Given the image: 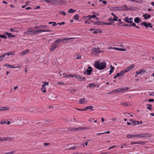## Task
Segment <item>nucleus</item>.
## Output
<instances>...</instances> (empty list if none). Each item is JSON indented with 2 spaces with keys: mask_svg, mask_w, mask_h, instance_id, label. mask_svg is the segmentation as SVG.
I'll return each mask as SVG.
<instances>
[{
  "mask_svg": "<svg viewBox=\"0 0 154 154\" xmlns=\"http://www.w3.org/2000/svg\"><path fill=\"white\" fill-rule=\"evenodd\" d=\"M106 64L105 62H100L96 61L94 63L95 67L99 70H103L106 67Z\"/></svg>",
  "mask_w": 154,
  "mask_h": 154,
  "instance_id": "obj_1",
  "label": "nucleus"
},
{
  "mask_svg": "<svg viewBox=\"0 0 154 154\" xmlns=\"http://www.w3.org/2000/svg\"><path fill=\"white\" fill-rule=\"evenodd\" d=\"M18 119L22 122L20 123L21 125L24 124L25 123V122L26 121V119L23 118H20Z\"/></svg>",
  "mask_w": 154,
  "mask_h": 154,
  "instance_id": "obj_12",
  "label": "nucleus"
},
{
  "mask_svg": "<svg viewBox=\"0 0 154 154\" xmlns=\"http://www.w3.org/2000/svg\"><path fill=\"white\" fill-rule=\"evenodd\" d=\"M129 89V88L127 87L122 88H121V92H124L125 91H127Z\"/></svg>",
  "mask_w": 154,
  "mask_h": 154,
  "instance_id": "obj_31",
  "label": "nucleus"
},
{
  "mask_svg": "<svg viewBox=\"0 0 154 154\" xmlns=\"http://www.w3.org/2000/svg\"><path fill=\"white\" fill-rule=\"evenodd\" d=\"M138 72V73L140 74H141L142 73H144L146 71L144 69H141L139 71H137Z\"/></svg>",
  "mask_w": 154,
  "mask_h": 154,
  "instance_id": "obj_37",
  "label": "nucleus"
},
{
  "mask_svg": "<svg viewBox=\"0 0 154 154\" xmlns=\"http://www.w3.org/2000/svg\"><path fill=\"white\" fill-rule=\"evenodd\" d=\"M148 101L149 102H153L154 101V100L153 99H149Z\"/></svg>",
  "mask_w": 154,
  "mask_h": 154,
  "instance_id": "obj_64",
  "label": "nucleus"
},
{
  "mask_svg": "<svg viewBox=\"0 0 154 154\" xmlns=\"http://www.w3.org/2000/svg\"><path fill=\"white\" fill-rule=\"evenodd\" d=\"M88 69H87L86 71L87 72L86 74L88 75H89L91 74V73L92 71V68L91 66L88 67Z\"/></svg>",
  "mask_w": 154,
  "mask_h": 154,
  "instance_id": "obj_6",
  "label": "nucleus"
},
{
  "mask_svg": "<svg viewBox=\"0 0 154 154\" xmlns=\"http://www.w3.org/2000/svg\"><path fill=\"white\" fill-rule=\"evenodd\" d=\"M119 51H125L126 50V49L122 48H119Z\"/></svg>",
  "mask_w": 154,
  "mask_h": 154,
  "instance_id": "obj_53",
  "label": "nucleus"
},
{
  "mask_svg": "<svg viewBox=\"0 0 154 154\" xmlns=\"http://www.w3.org/2000/svg\"><path fill=\"white\" fill-rule=\"evenodd\" d=\"M13 138L10 137H4L3 140L4 141L8 142L13 140Z\"/></svg>",
  "mask_w": 154,
  "mask_h": 154,
  "instance_id": "obj_8",
  "label": "nucleus"
},
{
  "mask_svg": "<svg viewBox=\"0 0 154 154\" xmlns=\"http://www.w3.org/2000/svg\"><path fill=\"white\" fill-rule=\"evenodd\" d=\"M4 66L7 67H9V68H16L17 67H15L13 66H12V65H9L7 64H5L4 65Z\"/></svg>",
  "mask_w": 154,
  "mask_h": 154,
  "instance_id": "obj_22",
  "label": "nucleus"
},
{
  "mask_svg": "<svg viewBox=\"0 0 154 154\" xmlns=\"http://www.w3.org/2000/svg\"><path fill=\"white\" fill-rule=\"evenodd\" d=\"M76 11L75 10H74L72 8H71L68 10V12L70 13H72Z\"/></svg>",
  "mask_w": 154,
  "mask_h": 154,
  "instance_id": "obj_39",
  "label": "nucleus"
},
{
  "mask_svg": "<svg viewBox=\"0 0 154 154\" xmlns=\"http://www.w3.org/2000/svg\"><path fill=\"white\" fill-rule=\"evenodd\" d=\"M29 50H26L20 53V54L21 55H24L29 53Z\"/></svg>",
  "mask_w": 154,
  "mask_h": 154,
  "instance_id": "obj_21",
  "label": "nucleus"
},
{
  "mask_svg": "<svg viewBox=\"0 0 154 154\" xmlns=\"http://www.w3.org/2000/svg\"><path fill=\"white\" fill-rule=\"evenodd\" d=\"M97 25H103V23H102V22H100V21H97Z\"/></svg>",
  "mask_w": 154,
  "mask_h": 154,
  "instance_id": "obj_56",
  "label": "nucleus"
},
{
  "mask_svg": "<svg viewBox=\"0 0 154 154\" xmlns=\"http://www.w3.org/2000/svg\"><path fill=\"white\" fill-rule=\"evenodd\" d=\"M6 123V122L2 120L1 122H0V124L2 125H3L4 124H5Z\"/></svg>",
  "mask_w": 154,
  "mask_h": 154,
  "instance_id": "obj_60",
  "label": "nucleus"
},
{
  "mask_svg": "<svg viewBox=\"0 0 154 154\" xmlns=\"http://www.w3.org/2000/svg\"><path fill=\"white\" fill-rule=\"evenodd\" d=\"M79 16L78 14H76L74 15L73 17L74 20H79Z\"/></svg>",
  "mask_w": 154,
  "mask_h": 154,
  "instance_id": "obj_29",
  "label": "nucleus"
},
{
  "mask_svg": "<svg viewBox=\"0 0 154 154\" xmlns=\"http://www.w3.org/2000/svg\"><path fill=\"white\" fill-rule=\"evenodd\" d=\"M0 38H4L5 39H6L7 38V35H0Z\"/></svg>",
  "mask_w": 154,
  "mask_h": 154,
  "instance_id": "obj_41",
  "label": "nucleus"
},
{
  "mask_svg": "<svg viewBox=\"0 0 154 154\" xmlns=\"http://www.w3.org/2000/svg\"><path fill=\"white\" fill-rule=\"evenodd\" d=\"M45 85H42L41 89L42 91L45 93H46V89L45 88Z\"/></svg>",
  "mask_w": 154,
  "mask_h": 154,
  "instance_id": "obj_24",
  "label": "nucleus"
},
{
  "mask_svg": "<svg viewBox=\"0 0 154 154\" xmlns=\"http://www.w3.org/2000/svg\"><path fill=\"white\" fill-rule=\"evenodd\" d=\"M59 13L60 14H62L64 16H66V15L65 12L64 11H60Z\"/></svg>",
  "mask_w": 154,
  "mask_h": 154,
  "instance_id": "obj_45",
  "label": "nucleus"
},
{
  "mask_svg": "<svg viewBox=\"0 0 154 154\" xmlns=\"http://www.w3.org/2000/svg\"><path fill=\"white\" fill-rule=\"evenodd\" d=\"M130 23V25H131V26H136V24L133 22H132V23Z\"/></svg>",
  "mask_w": 154,
  "mask_h": 154,
  "instance_id": "obj_54",
  "label": "nucleus"
},
{
  "mask_svg": "<svg viewBox=\"0 0 154 154\" xmlns=\"http://www.w3.org/2000/svg\"><path fill=\"white\" fill-rule=\"evenodd\" d=\"M145 143L146 142L143 141L136 142V144H140L142 145H144Z\"/></svg>",
  "mask_w": 154,
  "mask_h": 154,
  "instance_id": "obj_26",
  "label": "nucleus"
},
{
  "mask_svg": "<svg viewBox=\"0 0 154 154\" xmlns=\"http://www.w3.org/2000/svg\"><path fill=\"white\" fill-rule=\"evenodd\" d=\"M147 108L148 110H151L152 105L151 104H147Z\"/></svg>",
  "mask_w": 154,
  "mask_h": 154,
  "instance_id": "obj_33",
  "label": "nucleus"
},
{
  "mask_svg": "<svg viewBox=\"0 0 154 154\" xmlns=\"http://www.w3.org/2000/svg\"><path fill=\"white\" fill-rule=\"evenodd\" d=\"M58 47V45L55 44V43H54L51 46L50 49L51 51H54L55 50L56 48Z\"/></svg>",
  "mask_w": 154,
  "mask_h": 154,
  "instance_id": "obj_5",
  "label": "nucleus"
},
{
  "mask_svg": "<svg viewBox=\"0 0 154 154\" xmlns=\"http://www.w3.org/2000/svg\"><path fill=\"white\" fill-rule=\"evenodd\" d=\"M136 142H132L130 143V144L131 145L136 144Z\"/></svg>",
  "mask_w": 154,
  "mask_h": 154,
  "instance_id": "obj_63",
  "label": "nucleus"
},
{
  "mask_svg": "<svg viewBox=\"0 0 154 154\" xmlns=\"http://www.w3.org/2000/svg\"><path fill=\"white\" fill-rule=\"evenodd\" d=\"M24 33L26 34H32V33H33V32L32 31H28L25 32Z\"/></svg>",
  "mask_w": 154,
  "mask_h": 154,
  "instance_id": "obj_35",
  "label": "nucleus"
},
{
  "mask_svg": "<svg viewBox=\"0 0 154 154\" xmlns=\"http://www.w3.org/2000/svg\"><path fill=\"white\" fill-rule=\"evenodd\" d=\"M122 26H124L130 27V26H131V25H130V24H125L124 23V24H123Z\"/></svg>",
  "mask_w": 154,
  "mask_h": 154,
  "instance_id": "obj_49",
  "label": "nucleus"
},
{
  "mask_svg": "<svg viewBox=\"0 0 154 154\" xmlns=\"http://www.w3.org/2000/svg\"><path fill=\"white\" fill-rule=\"evenodd\" d=\"M85 79L86 78L85 77L79 76L78 79V80L80 81H84Z\"/></svg>",
  "mask_w": 154,
  "mask_h": 154,
  "instance_id": "obj_25",
  "label": "nucleus"
},
{
  "mask_svg": "<svg viewBox=\"0 0 154 154\" xmlns=\"http://www.w3.org/2000/svg\"><path fill=\"white\" fill-rule=\"evenodd\" d=\"M139 137H145L144 133L139 134Z\"/></svg>",
  "mask_w": 154,
  "mask_h": 154,
  "instance_id": "obj_47",
  "label": "nucleus"
},
{
  "mask_svg": "<svg viewBox=\"0 0 154 154\" xmlns=\"http://www.w3.org/2000/svg\"><path fill=\"white\" fill-rule=\"evenodd\" d=\"M57 84L61 85H64V82H58Z\"/></svg>",
  "mask_w": 154,
  "mask_h": 154,
  "instance_id": "obj_52",
  "label": "nucleus"
},
{
  "mask_svg": "<svg viewBox=\"0 0 154 154\" xmlns=\"http://www.w3.org/2000/svg\"><path fill=\"white\" fill-rule=\"evenodd\" d=\"M116 8H118L119 10L125 11L126 10V8H127V6L126 5H125L124 6H119L118 7H116Z\"/></svg>",
  "mask_w": 154,
  "mask_h": 154,
  "instance_id": "obj_10",
  "label": "nucleus"
},
{
  "mask_svg": "<svg viewBox=\"0 0 154 154\" xmlns=\"http://www.w3.org/2000/svg\"><path fill=\"white\" fill-rule=\"evenodd\" d=\"M142 20L139 17H136L134 19V21L136 23H139L140 22H141Z\"/></svg>",
  "mask_w": 154,
  "mask_h": 154,
  "instance_id": "obj_14",
  "label": "nucleus"
},
{
  "mask_svg": "<svg viewBox=\"0 0 154 154\" xmlns=\"http://www.w3.org/2000/svg\"><path fill=\"white\" fill-rule=\"evenodd\" d=\"M121 92V88H118L115 90H113L110 92H109V93L112 94L114 93H117Z\"/></svg>",
  "mask_w": 154,
  "mask_h": 154,
  "instance_id": "obj_9",
  "label": "nucleus"
},
{
  "mask_svg": "<svg viewBox=\"0 0 154 154\" xmlns=\"http://www.w3.org/2000/svg\"><path fill=\"white\" fill-rule=\"evenodd\" d=\"M125 73V71L122 70L120 72L117 73L116 74L117 76L119 77V79H121L122 77Z\"/></svg>",
  "mask_w": 154,
  "mask_h": 154,
  "instance_id": "obj_4",
  "label": "nucleus"
},
{
  "mask_svg": "<svg viewBox=\"0 0 154 154\" xmlns=\"http://www.w3.org/2000/svg\"><path fill=\"white\" fill-rule=\"evenodd\" d=\"M96 86V85L94 84L91 83L89 85V87L91 88H94Z\"/></svg>",
  "mask_w": 154,
  "mask_h": 154,
  "instance_id": "obj_38",
  "label": "nucleus"
},
{
  "mask_svg": "<svg viewBox=\"0 0 154 154\" xmlns=\"http://www.w3.org/2000/svg\"><path fill=\"white\" fill-rule=\"evenodd\" d=\"M57 24L55 22H53V23H52V26H57Z\"/></svg>",
  "mask_w": 154,
  "mask_h": 154,
  "instance_id": "obj_61",
  "label": "nucleus"
},
{
  "mask_svg": "<svg viewBox=\"0 0 154 154\" xmlns=\"http://www.w3.org/2000/svg\"><path fill=\"white\" fill-rule=\"evenodd\" d=\"M88 20H90L92 18H95L96 17L95 15H88Z\"/></svg>",
  "mask_w": 154,
  "mask_h": 154,
  "instance_id": "obj_30",
  "label": "nucleus"
},
{
  "mask_svg": "<svg viewBox=\"0 0 154 154\" xmlns=\"http://www.w3.org/2000/svg\"><path fill=\"white\" fill-rule=\"evenodd\" d=\"M19 28L18 27H15L14 28H11L10 29V30L11 32H17L18 31L17 30Z\"/></svg>",
  "mask_w": 154,
  "mask_h": 154,
  "instance_id": "obj_19",
  "label": "nucleus"
},
{
  "mask_svg": "<svg viewBox=\"0 0 154 154\" xmlns=\"http://www.w3.org/2000/svg\"><path fill=\"white\" fill-rule=\"evenodd\" d=\"M5 54V56H6V58H7L8 56L10 55H13L14 54V52H9L8 53H6Z\"/></svg>",
  "mask_w": 154,
  "mask_h": 154,
  "instance_id": "obj_20",
  "label": "nucleus"
},
{
  "mask_svg": "<svg viewBox=\"0 0 154 154\" xmlns=\"http://www.w3.org/2000/svg\"><path fill=\"white\" fill-rule=\"evenodd\" d=\"M129 121L130 122H131L133 126H134L137 125V124L136 123V121L132 119H130Z\"/></svg>",
  "mask_w": 154,
  "mask_h": 154,
  "instance_id": "obj_23",
  "label": "nucleus"
},
{
  "mask_svg": "<svg viewBox=\"0 0 154 154\" xmlns=\"http://www.w3.org/2000/svg\"><path fill=\"white\" fill-rule=\"evenodd\" d=\"M78 147V146H72L71 147L69 148L68 149H76Z\"/></svg>",
  "mask_w": 154,
  "mask_h": 154,
  "instance_id": "obj_43",
  "label": "nucleus"
},
{
  "mask_svg": "<svg viewBox=\"0 0 154 154\" xmlns=\"http://www.w3.org/2000/svg\"><path fill=\"white\" fill-rule=\"evenodd\" d=\"M74 38H64L61 39L58 38L54 42V43L55 44L58 45V46L61 42H62L63 43H65L66 41L68 40L74 39Z\"/></svg>",
  "mask_w": 154,
  "mask_h": 154,
  "instance_id": "obj_2",
  "label": "nucleus"
},
{
  "mask_svg": "<svg viewBox=\"0 0 154 154\" xmlns=\"http://www.w3.org/2000/svg\"><path fill=\"white\" fill-rule=\"evenodd\" d=\"M118 18L116 16H115L113 19V20L115 21H116L118 20Z\"/></svg>",
  "mask_w": 154,
  "mask_h": 154,
  "instance_id": "obj_51",
  "label": "nucleus"
},
{
  "mask_svg": "<svg viewBox=\"0 0 154 154\" xmlns=\"http://www.w3.org/2000/svg\"><path fill=\"white\" fill-rule=\"evenodd\" d=\"M97 49H96V48H94L93 49V51L94 52H95V53H97Z\"/></svg>",
  "mask_w": 154,
  "mask_h": 154,
  "instance_id": "obj_55",
  "label": "nucleus"
},
{
  "mask_svg": "<svg viewBox=\"0 0 154 154\" xmlns=\"http://www.w3.org/2000/svg\"><path fill=\"white\" fill-rule=\"evenodd\" d=\"M149 23H147L146 22H143L141 23V25L143 26L146 28H147L149 27Z\"/></svg>",
  "mask_w": 154,
  "mask_h": 154,
  "instance_id": "obj_13",
  "label": "nucleus"
},
{
  "mask_svg": "<svg viewBox=\"0 0 154 154\" xmlns=\"http://www.w3.org/2000/svg\"><path fill=\"white\" fill-rule=\"evenodd\" d=\"M1 111L3 110H8V108L7 107H2L1 108Z\"/></svg>",
  "mask_w": 154,
  "mask_h": 154,
  "instance_id": "obj_44",
  "label": "nucleus"
},
{
  "mask_svg": "<svg viewBox=\"0 0 154 154\" xmlns=\"http://www.w3.org/2000/svg\"><path fill=\"white\" fill-rule=\"evenodd\" d=\"M85 98H81L79 100V103L80 104H83L84 103V101L85 100Z\"/></svg>",
  "mask_w": 154,
  "mask_h": 154,
  "instance_id": "obj_32",
  "label": "nucleus"
},
{
  "mask_svg": "<svg viewBox=\"0 0 154 154\" xmlns=\"http://www.w3.org/2000/svg\"><path fill=\"white\" fill-rule=\"evenodd\" d=\"M134 67V64L132 65L131 66H129L127 68H126L123 71H125V73L126 72H127L129 71L130 70L133 69Z\"/></svg>",
  "mask_w": 154,
  "mask_h": 154,
  "instance_id": "obj_7",
  "label": "nucleus"
},
{
  "mask_svg": "<svg viewBox=\"0 0 154 154\" xmlns=\"http://www.w3.org/2000/svg\"><path fill=\"white\" fill-rule=\"evenodd\" d=\"M93 107L91 106H87L85 107L84 109H83V110H84V111H86L88 109H90L92 111L94 110V109H93Z\"/></svg>",
  "mask_w": 154,
  "mask_h": 154,
  "instance_id": "obj_11",
  "label": "nucleus"
},
{
  "mask_svg": "<svg viewBox=\"0 0 154 154\" xmlns=\"http://www.w3.org/2000/svg\"><path fill=\"white\" fill-rule=\"evenodd\" d=\"M118 21L119 22H120V24H123L124 23H123L121 21V19H119L118 20Z\"/></svg>",
  "mask_w": 154,
  "mask_h": 154,
  "instance_id": "obj_62",
  "label": "nucleus"
},
{
  "mask_svg": "<svg viewBox=\"0 0 154 154\" xmlns=\"http://www.w3.org/2000/svg\"><path fill=\"white\" fill-rule=\"evenodd\" d=\"M134 10V7H130V8H127H127H126V10H127V11H129V10H130V11H133V10Z\"/></svg>",
  "mask_w": 154,
  "mask_h": 154,
  "instance_id": "obj_36",
  "label": "nucleus"
},
{
  "mask_svg": "<svg viewBox=\"0 0 154 154\" xmlns=\"http://www.w3.org/2000/svg\"><path fill=\"white\" fill-rule=\"evenodd\" d=\"M68 130L70 131H75V128H68Z\"/></svg>",
  "mask_w": 154,
  "mask_h": 154,
  "instance_id": "obj_50",
  "label": "nucleus"
},
{
  "mask_svg": "<svg viewBox=\"0 0 154 154\" xmlns=\"http://www.w3.org/2000/svg\"><path fill=\"white\" fill-rule=\"evenodd\" d=\"M40 28H48V26L46 25H43V26H40Z\"/></svg>",
  "mask_w": 154,
  "mask_h": 154,
  "instance_id": "obj_48",
  "label": "nucleus"
},
{
  "mask_svg": "<svg viewBox=\"0 0 154 154\" xmlns=\"http://www.w3.org/2000/svg\"><path fill=\"white\" fill-rule=\"evenodd\" d=\"M5 56V54L0 56V61H2L3 59H4Z\"/></svg>",
  "mask_w": 154,
  "mask_h": 154,
  "instance_id": "obj_34",
  "label": "nucleus"
},
{
  "mask_svg": "<svg viewBox=\"0 0 154 154\" xmlns=\"http://www.w3.org/2000/svg\"><path fill=\"white\" fill-rule=\"evenodd\" d=\"M52 31L51 30H34L32 31L33 33H32V35L33 34H36L38 33H39L40 32H50Z\"/></svg>",
  "mask_w": 154,
  "mask_h": 154,
  "instance_id": "obj_3",
  "label": "nucleus"
},
{
  "mask_svg": "<svg viewBox=\"0 0 154 154\" xmlns=\"http://www.w3.org/2000/svg\"><path fill=\"white\" fill-rule=\"evenodd\" d=\"M108 20L109 21H110V22H111V23L112 22H113L114 21L113 19H112L111 18H109Z\"/></svg>",
  "mask_w": 154,
  "mask_h": 154,
  "instance_id": "obj_59",
  "label": "nucleus"
},
{
  "mask_svg": "<svg viewBox=\"0 0 154 154\" xmlns=\"http://www.w3.org/2000/svg\"><path fill=\"white\" fill-rule=\"evenodd\" d=\"M69 77H75V78H76V79H78L79 78V75H76L75 74L72 75V74H70V75H69Z\"/></svg>",
  "mask_w": 154,
  "mask_h": 154,
  "instance_id": "obj_27",
  "label": "nucleus"
},
{
  "mask_svg": "<svg viewBox=\"0 0 154 154\" xmlns=\"http://www.w3.org/2000/svg\"><path fill=\"white\" fill-rule=\"evenodd\" d=\"M95 30H96V31H94L93 32V33L94 34H97V33L98 32H99L100 33H101L102 32V31H99L100 30V29H96Z\"/></svg>",
  "mask_w": 154,
  "mask_h": 154,
  "instance_id": "obj_28",
  "label": "nucleus"
},
{
  "mask_svg": "<svg viewBox=\"0 0 154 154\" xmlns=\"http://www.w3.org/2000/svg\"><path fill=\"white\" fill-rule=\"evenodd\" d=\"M51 4L57 5L59 3V1L58 0H51Z\"/></svg>",
  "mask_w": 154,
  "mask_h": 154,
  "instance_id": "obj_15",
  "label": "nucleus"
},
{
  "mask_svg": "<svg viewBox=\"0 0 154 154\" xmlns=\"http://www.w3.org/2000/svg\"><path fill=\"white\" fill-rule=\"evenodd\" d=\"M65 23V22H63L60 23H57V24L58 25H61L64 24Z\"/></svg>",
  "mask_w": 154,
  "mask_h": 154,
  "instance_id": "obj_57",
  "label": "nucleus"
},
{
  "mask_svg": "<svg viewBox=\"0 0 154 154\" xmlns=\"http://www.w3.org/2000/svg\"><path fill=\"white\" fill-rule=\"evenodd\" d=\"M134 137V134H128V135H127L126 136V137L128 138Z\"/></svg>",
  "mask_w": 154,
  "mask_h": 154,
  "instance_id": "obj_42",
  "label": "nucleus"
},
{
  "mask_svg": "<svg viewBox=\"0 0 154 154\" xmlns=\"http://www.w3.org/2000/svg\"><path fill=\"white\" fill-rule=\"evenodd\" d=\"M5 33L7 35L8 38H10V37L13 38L16 37L15 35H12L11 33H9L8 32H5Z\"/></svg>",
  "mask_w": 154,
  "mask_h": 154,
  "instance_id": "obj_17",
  "label": "nucleus"
},
{
  "mask_svg": "<svg viewBox=\"0 0 154 154\" xmlns=\"http://www.w3.org/2000/svg\"><path fill=\"white\" fill-rule=\"evenodd\" d=\"M130 1H133L136 2H139L140 3H142L143 2V1L142 0H129Z\"/></svg>",
  "mask_w": 154,
  "mask_h": 154,
  "instance_id": "obj_46",
  "label": "nucleus"
},
{
  "mask_svg": "<svg viewBox=\"0 0 154 154\" xmlns=\"http://www.w3.org/2000/svg\"><path fill=\"white\" fill-rule=\"evenodd\" d=\"M145 137H151V134L148 133H144Z\"/></svg>",
  "mask_w": 154,
  "mask_h": 154,
  "instance_id": "obj_40",
  "label": "nucleus"
},
{
  "mask_svg": "<svg viewBox=\"0 0 154 154\" xmlns=\"http://www.w3.org/2000/svg\"><path fill=\"white\" fill-rule=\"evenodd\" d=\"M125 21L128 23H130L133 22L132 21H129V18L128 17H126L124 18Z\"/></svg>",
  "mask_w": 154,
  "mask_h": 154,
  "instance_id": "obj_16",
  "label": "nucleus"
},
{
  "mask_svg": "<svg viewBox=\"0 0 154 154\" xmlns=\"http://www.w3.org/2000/svg\"><path fill=\"white\" fill-rule=\"evenodd\" d=\"M142 16L144 17V19L145 20L147 19L148 18H149L151 17V16L150 14H147L146 13L144 14Z\"/></svg>",
  "mask_w": 154,
  "mask_h": 154,
  "instance_id": "obj_18",
  "label": "nucleus"
},
{
  "mask_svg": "<svg viewBox=\"0 0 154 154\" xmlns=\"http://www.w3.org/2000/svg\"><path fill=\"white\" fill-rule=\"evenodd\" d=\"M134 137H139V134H134Z\"/></svg>",
  "mask_w": 154,
  "mask_h": 154,
  "instance_id": "obj_58",
  "label": "nucleus"
}]
</instances>
